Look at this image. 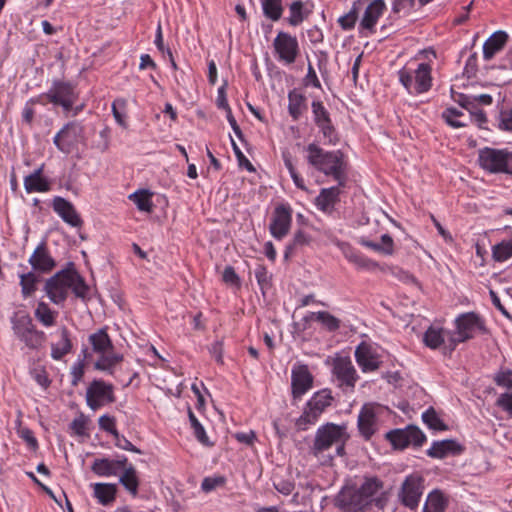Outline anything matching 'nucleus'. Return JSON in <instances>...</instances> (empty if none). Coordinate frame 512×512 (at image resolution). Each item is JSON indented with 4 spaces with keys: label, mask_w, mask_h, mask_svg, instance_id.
<instances>
[{
    "label": "nucleus",
    "mask_w": 512,
    "mask_h": 512,
    "mask_svg": "<svg viewBox=\"0 0 512 512\" xmlns=\"http://www.w3.org/2000/svg\"><path fill=\"white\" fill-rule=\"evenodd\" d=\"M94 495L102 505H108L115 500L116 486L114 484L96 483Z\"/></svg>",
    "instance_id": "obj_34"
},
{
    "label": "nucleus",
    "mask_w": 512,
    "mask_h": 512,
    "mask_svg": "<svg viewBox=\"0 0 512 512\" xmlns=\"http://www.w3.org/2000/svg\"><path fill=\"white\" fill-rule=\"evenodd\" d=\"M288 111L293 120H298L303 112L306 110V98L303 94L297 92V90H292L288 94Z\"/></svg>",
    "instance_id": "obj_29"
},
{
    "label": "nucleus",
    "mask_w": 512,
    "mask_h": 512,
    "mask_svg": "<svg viewBox=\"0 0 512 512\" xmlns=\"http://www.w3.org/2000/svg\"><path fill=\"white\" fill-rule=\"evenodd\" d=\"M129 198L134 201L140 211H152L153 204L151 201V194L148 191L135 192L131 194Z\"/></svg>",
    "instance_id": "obj_49"
},
{
    "label": "nucleus",
    "mask_w": 512,
    "mask_h": 512,
    "mask_svg": "<svg viewBox=\"0 0 512 512\" xmlns=\"http://www.w3.org/2000/svg\"><path fill=\"white\" fill-rule=\"evenodd\" d=\"M88 418L80 413L78 417L74 418L70 424V428L74 431V433L78 436H84L86 434V428L88 424Z\"/></svg>",
    "instance_id": "obj_54"
},
{
    "label": "nucleus",
    "mask_w": 512,
    "mask_h": 512,
    "mask_svg": "<svg viewBox=\"0 0 512 512\" xmlns=\"http://www.w3.org/2000/svg\"><path fill=\"white\" fill-rule=\"evenodd\" d=\"M34 328L35 325L29 315H21L12 320V329L20 341H23Z\"/></svg>",
    "instance_id": "obj_32"
},
{
    "label": "nucleus",
    "mask_w": 512,
    "mask_h": 512,
    "mask_svg": "<svg viewBox=\"0 0 512 512\" xmlns=\"http://www.w3.org/2000/svg\"><path fill=\"white\" fill-rule=\"evenodd\" d=\"M193 432H194V436L196 437V439L204 446L206 447H211L213 446L214 444L209 440V437L207 436L206 434V431L204 429V427L202 426V424H198L196 426H194L193 428Z\"/></svg>",
    "instance_id": "obj_63"
},
{
    "label": "nucleus",
    "mask_w": 512,
    "mask_h": 512,
    "mask_svg": "<svg viewBox=\"0 0 512 512\" xmlns=\"http://www.w3.org/2000/svg\"><path fill=\"white\" fill-rule=\"evenodd\" d=\"M386 438L396 449H404L409 445L420 447L426 440L425 434L415 425L391 430L386 434Z\"/></svg>",
    "instance_id": "obj_9"
},
{
    "label": "nucleus",
    "mask_w": 512,
    "mask_h": 512,
    "mask_svg": "<svg viewBox=\"0 0 512 512\" xmlns=\"http://www.w3.org/2000/svg\"><path fill=\"white\" fill-rule=\"evenodd\" d=\"M46 341V334L36 327L22 341L26 347L32 350L40 349Z\"/></svg>",
    "instance_id": "obj_48"
},
{
    "label": "nucleus",
    "mask_w": 512,
    "mask_h": 512,
    "mask_svg": "<svg viewBox=\"0 0 512 512\" xmlns=\"http://www.w3.org/2000/svg\"><path fill=\"white\" fill-rule=\"evenodd\" d=\"M333 373L337 380L340 382V386L345 385L350 389L355 387L356 381L358 380V375L350 358H336L334 360Z\"/></svg>",
    "instance_id": "obj_16"
},
{
    "label": "nucleus",
    "mask_w": 512,
    "mask_h": 512,
    "mask_svg": "<svg viewBox=\"0 0 512 512\" xmlns=\"http://www.w3.org/2000/svg\"><path fill=\"white\" fill-rule=\"evenodd\" d=\"M361 2L362 0H358L357 2H355L351 10L347 14L341 16L338 19V23L342 27V29L350 30L354 28L358 18L359 5L361 4Z\"/></svg>",
    "instance_id": "obj_50"
},
{
    "label": "nucleus",
    "mask_w": 512,
    "mask_h": 512,
    "mask_svg": "<svg viewBox=\"0 0 512 512\" xmlns=\"http://www.w3.org/2000/svg\"><path fill=\"white\" fill-rule=\"evenodd\" d=\"M310 240H311V238L307 234H305L303 231H301V230L297 231L294 234V237H293L291 243H289L286 246L285 253H284L285 259H288L289 257H291L294 254L295 250L298 249L299 247L308 245L310 243Z\"/></svg>",
    "instance_id": "obj_45"
},
{
    "label": "nucleus",
    "mask_w": 512,
    "mask_h": 512,
    "mask_svg": "<svg viewBox=\"0 0 512 512\" xmlns=\"http://www.w3.org/2000/svg\"><path fill=\"white\" fill-rule=\"evenodd\" d=\"M91 470L99 476L109 477L117 475V470L114 467L113 460L108 458L95 459L91 466Z\"/></svg>",
    "instance_id": "obj_38"
},
{
    "label": "nucleus",
    "mask_w": 512,
    "mask_h": 512,
    "mask_svg": "<svg viewBox=\"0 0 512 512\" xmlns=\"http://www.w3.org/2000/svg\"><path fill=\"white\" fill-rule=\"evenodd\" d=\"M498 127L500 130L512 132V107L500 111Z\"/></svg>",
    "instance_id": "obj_56"
},
{
    "label": "nucleus",
    "mask_w": 512,
    "mask_h": 512,
    "mask_svg": "<svg viewBox=\"0 0 512 512\" xmlns=\"http://www.w3.org/2000/svg\"><path fill=\"white\" fill-rule=\"evenodd\" d=\"M115 400L114 386L103 380H93L86 390V404L93 411Z\"/></svg>",
    "instance_id": "obj_7"
},
{
    "label": "nucleus",
    "mask_w": 512,
    "mask_h": 512,
    "mask_svg": "<svg viewBox=\"0 0 512 512\" xmlns=\"http://www.w3.org/2000/svg\"><path fill=\"white\" fill-rule=\"evenodd\" d=\"M89 341L93 350L101 354L112 347V342L105 329H99L96 333L91 334Z\"/></svg>",
    "instance_id": "obj_37"
},
{
    "label": "nucleus",
    "mask_w": 512,
    "mask_h": 512,
    "mask_svg": "<svg viewBox=\"0 0 512 512\" xmlns=\"http://www.w3.org/2000/svg\"><path fill=\"white\" fill-rule=\"evenodd\" d=\"M123 360V356L120 354H108L104 353L101 357L95 362L94 367L100 371H107L112 374V368L119 362Z\"/></svg>",
    "instance_id": "obj_44"
},
{
    "label": "nucleus",
    "mask_w": 512,
    "mask_h": 512,
    "mask_svg": "<svg viewBox=\"0 0 512 512\" xmlns=\"http://www.w3.org/2000/svg\"><path fill=\"white\" fill-rule=\"evenodd\" d=\"M431 66L427 63H420L414 71V92L421 94L427 92L432 85Z\"/></svg>",
    "instance_id": "obj_25"
},
{
    "label": "nucleus",
    "mask_w": 512,
    "mask_h": 512,
    "mask_svg": "<svg viewBox=\"0 0 512 512\" xmlns=\"http://www.w3.org/2000/svg\"><path fill=\"white\" fill-rule=\"evenodd\" d=\"M399 81L405 87V89L410 93L414 94V75L413 72L409 69L403 68L399 72Z\"/></svg>",
    "instance_id": "obj_53"
},
{
    "label": "nucleus",
    "mask_w": 512,
    "mask_h": 512,
    "mask_svg": "<svg viewBox=\"0 0 512 512\" xmlns=\"http://www.w3.org/2000/svg\"><path fill=\"white\" fill-rule=\"evenodd\" d=\"M273 47L280 61L292 64L299 54V44L295 36L280 31L273 41Z\"/></svg>",
    "instance_id": "obj_11"
},
{
    "label": "nucleus",
    "mask_w": 512,
    "mask_h": 512,
    "mask_svg": "<svg viewBox=\"0 0 512 512\" xmlns=\"http://www.w3.org/2000/svg\"><path fill=\"white\" fill-rule=\"evenodd\" d=\"M333 397L331 391L324 389L316 392L307 402L302 415L296 420L299 430H306L308 425L314 424L318 417L331 405Z\"/></svg>",
    "instance_id": "obj_5"
},
{
    "label": "nucleus",
    "mask_w": 512,
    "mask_h": 512,
    "mask_svg": "<svg viewBox=\"0 0 512 512\" xmlns=\"http://www.w3.org/2000/svg\"><path fill=\"white\" fill-rule=\"evenodd\" d=\"M38 277L32 271L20 275L21 292L24 297L31 296L36 291Z\"/></svg>",
    "instance_id": "obj_46"
},
{
    "label": "nucleus",
    "mask_w": 512,
    "mask_h": 512,
    "mask_svg": "<svg viewBox=\"0 0 512 512\" xmlns=\"http://www.w3.org/2000/svg\"><path fill=\"white\" fill-rule=\"evenodd\" d=\"M496 405L512 416V393H503L496 401Z\"/></svg>",
    "instance_id": "obj_64"
},
{
    "label": "nucleus",
    "mask_w": 512,
    "mask_h": 512,
    "mask_svg": "<svg viewBox=\"0 0 512 512\" xmlns=\"http://www.w3.org/2000/svg\"><path fill=\"white\" fill-rule=\"evenodd\" d=\"M224 483L225 478L223 476L206 477L202 481L201 488L205 492H210L215 488L222 486Z\"/></svg>",
    "instance_id": "obj_58"
},
{
    "label": "nucleus",
    "mask_w": 512,
    "mask_h": 512,
    "mask_svg": "<svg viewBox=\"0 0 512 512\" xmlns=\"http://www.w3.org/2000/svg\"><path fill=\"white\" fill-rule=\"evenodd\" d=\"M358 429L360 434L369 440L376 431V414L373 407L364 405L358 415Z\"/></svg>",
    "instance_id": "obj_22"
},
{
    "label": "nucleus",
    "mask_w": 512,
    "mask_h": 512,
    "mask_svg": "<svg viewBox=\"0 0 512 512\" xmlns=\"http://www.w3.org/2000/svg\"><path fill=\"white\" fill-rule=\"evenodd\" d=\"M452 333L445 331L443 328L430 326L423 336L425 345L431 349H437L444 343L445 337H450Z\"/></svg>",
    "instance_id": "obj_30"
},
{
    "label": "nucleus",
    "mask_w": 512,
    "mask_h": 512,
    "mask_svg": "<svg viewBox=\"0 0 512 512\" xmlns=\"http://www.w3.org/2000/svg\"><path fill=\"white\" fill-rule=\"evenodd\" d=\"M355 359L363 372H372L380 367L379 355L366 342H361L355 350Z\"/></svg>",
    "instance_id": "obj_17"
},
{
    "label": "nucleus",
    "mask_w": 512,
    "mask_h": 512,
    "mask_svg": "<svg viewBox=\"0 0 512 512\" xmlns=\"http://www.w3.org/2000/svg\"><path fill=\"white\" fill-rule=\"evenodd\" d=\"M512 257V238L503 240L492 248V258L496 262H504Z\"/></svg>",
    "instance_id": "obj_40"
},
{
    "label": "nucleus",
    "mask_w": 512,
    "mask_h": 512,
    "mask_svg": "<svg viewBox=\"0 0 512 512\" xmlns=\"http://www.w3.org/2000/svg\"><path fill=\"white\" fill-rule=\"evenodd\" d=\"M115 446L126 451L141 454V450L134 446L126 437L122 436L117 432V436H114Z\"/></svg>",
    "instance_id": "obj_60"
},
{
    "label": "nucleus",
    "mask_w": 512,
    "mask_h": 512,
    "mask_svg": "<svg viewBox=\"0 0 512 512\" xmlns=\"http://www.w3.org/2000/svg\"><path fill=\"white\" fill-rule=\"evenodd\" d=\"M507 40L508 34L505 31L494 32L483 44V58L487 61L491 60L496 53L504 48Z\"/></svg>",
    "instance_id": "obj_23"
},
{
    "label": "nucleus",
    "mask_w": 512,
    "mask_h": 512,
    "mask_svg": "<svg viewBox=\"0 0 512 512\" xmlns=\"http://www.w3.org/2000/svg\"><path fill=\"white\" fill-rule=\"evenodd\" d=\"M46 101L54 106H61L68 113L77 99L74 86L70 82L55 80L45 93Z\"/></svg>",
    "instance_id": "obj_6"
},
{
    "label": "nucleus",
    "mask_w": 512,
    "mask_h": 512,
    "mask_svg": "<svg viewBox=\"0 0 512 512\" xmlns=\"http://www.w3.org/2000/svg\"><path fill=\"white\" fill-rule=\"evenodd\" d=\"M381 487L382 484L377 478H368L361 485V487L357 489L360 491L363 497L368 500V503H370V498L374 496Z\"/></svg>",
    "instance_id": "obj_51"
},
{
    "label": "nucleus",
    "mask_w": 512,
    "mask_h": 512,
    "mask_svg": "<svg viewBox=\"0 0 512 512\" xmlns=\"http://www.w3.org/2000/svg\"><path fill=\"white\" fill-rule=\"evenodd\" d=\"M274 488L283 495H290L295 489L294 482L290 480L279 479L274 481Z\"/></svg>",
    "instance_id": "obj_62"
},
{
    "label": "nucleus",
    "mask_w": 512,
    "mask_h": 512,
    "mask_svg": "<svg viewBox=\"0 0 512 512\" xmlns=\"http://www.w3.org/2000/svg\"><path fill=\"white\" fill-rule=\"evenodd\" d=\"M261 6L263 15L267 19L276 22L282 17L284 11L282 0H261Z\"/></svg>",
    "instance_id": "obj_36"
},
{
    "label": "nucleus",
    "mask_w": 512,
    "mask_h": 512,
    "mask_svg": "<svg viewBox=\"0 0 512 512\" xmlns=\"http://www.w3.org/2000/svg\"><path fill=\"white\" fill-rule=\"evenodd\" d=\"M336 245L342 251L345 258L356 265L358 269L374 270L378 264L355 251L348 243L337 241Z\"/></svg>",
    "instance_id": "obj_21"
},
{
    "label": "nucleus",
    "mask_w": 512,
    "mask_h": 512,
    "mask_svg": "<svg viewBox=\"0 0 512 512\" xmlns=\"http://www.w3.org/2000/svg\"><path fill=\"white\" fill-rule=\"evenodd\" d=\"M308 152L307 161L318 171L325 175L333 176L339 182L344 184V162L343 154L340 151L325 152L318 145L311 143L306 148Z\"/></svg>",
    "instance_id": "obj_2"
},
{
    "label": "nucleus",
    "mask_w": 512,
    "mask_h": 512,
    "mask_svg": "<svg viewBox=\"0 0 512 512\" xmlns=\"http://www.w3.org/2000/svg\"><path fill=\"white\" fill-rule=\"evenodd\" d=\"M313 386V376L306 365H299L292 369L291 388L294 399L301 398Z\"/></svg>",
    "instance_id": "obj_14"
},
{
    "label": "nucleus",
    "mask_w": 512,
    "mask_h": 512,
    "mask_svg": "<svg viewBox=\"0 0 512 512\" xmlns=\"http://www.w3.org/2000/svg\"><path fill=\"white\" fill-rule=\"evenodd\" d=\"M422 483L421 476L412 474L406 477L399 494L404 506L410 509L417 508L422 496Z\"/></svg>",
    "instance_id": "obj_12"
},
{
    "label": "nucleus",
    "mask_w": 512,
    "mask_h": 512,
    "mask_svg": "<svg viewBox=\"0 0 512 512\" xmlns=\"http://www.w3.org/2000/svg\"><path fill=\"white\" fill-rule=\"evenodd\" d=\"M384 10L385 3L383 0H373L365 9L360 23L361 27L366 30L373 31Z\"/></svg>",
    "instance_id": "obj_24"
},
{
    "label": "nucleus",
    "mask_w": 512,
    "mask_h": 512,
    "mask_svg": "<svg viewBox=\"0 0 512 512\" xmlns=\"http://www.w3.org/2000/svg\"><path fill=\"white\" fill-rule=\"evenodd\" d=\"M479 165L490 173L512 174V152L485 147L479 150Z\"/></svg>",
    "instance_id": "obj_4"
},
{
    "label": "nucleus",
    "mask_w": 512,
    "mask_h": 512,
    "mask_svg": "<svg viewBox=\"0 0 512 512\" xmlns=\"http://www.w3.org/2000/svg\"><path fill=\"white\" fill-rule=\"evenodd\" d=\"M312 317L330 332H334L340 328V320L327 311L312 313Z\"/></svg>",
    "instance_id": "obj_43"
},
{
    "label": "nucleus",
    "mask_w": 512,
    "mask_h": 512,
    "mask_svg": "<svg viewBox=\"0 0 512 512\" xmlns=\"http://www.w3.org/2000/svg\"><path fill=\"white\" fill-rule=\"evenodd\" d=\"M338 506L346 512H360L369 504L368 500L354 486L342 488L336 497Z\"/></svg>",
    "instance_id": "obj_13"
},
{
    "label": "nucleus",
    "mask_w": 512,
    "mask_h": 512,
    "mask_svg": "<svg viewBox=\"0 0 512 512\" xmlns=\"http://www.w3.org/2000/svg\"><path fill=\"white\" fill-rule=\"evenodd\" d=\"M61 339L57 343L51 344V357L54 360L62 359L66 354L72 350V342L70 339L69 331L66 327L60 329Z\"/></svg>",
    "instance_id": "obj_27"
},
{
    "label": "nucleus",
    "mask_w": 512,
    "mask_h": 512,
    "mask_svg": "<svg viewBox=\"0 0 512 512\" xmlns=\"http://www.w3.org/2000/svg\"><path fill=\"white\" fill-rule=\"evenodd\" d=\"M291 209L285 205L276 207L269 229L272 236L278 240L284 238L291 226Z\"/></svg>",
    "instance_id": "obj_15"
},
{
    "label": "nucleus",
    "mask_w": 512,
    "mask_h": 512,
    "mask_svg": "<svg viewBox=\"0 0 512 512\" xmlns=\"http://www.w3.org/2000/svg\"><path fill=\"white\" fill-rule=\"evenodd\" d=\"M323 134V137L327 140L326 143L330 145H336L339 141L338 133L332 124V121L318 127Z\"/></svg>",
    "instance_id": "obj_52"
},
{
    "label": "nucleus",
    "mask_w": 512,
    "mask_h": 512,
    "mask_svg": "<svg viewBox=\"0 0 512 512\" xmlns=\"http://www.w3.org/2000/svg\"><path fill=\"white\" fill-rule=\"evenodd\" d=\"M28 262L33 270L42 273H48L56 266V261L51 256L45 241L35 248Z\"/></svg>",
    "instance_id": "obj_19"
},
{
    "label": "nucleus",
    "mask_w": 512,
    "mask_h": 512,
    "mask_svg": "<svg viewBox=\"0 0 512 512\" xmlns=\"http://www.w3.org/2000/svg\"><path fill=\"white\" fill-rule=\"evenodd\" d=\"M99 427L100 429L112 434L113 436H117V429H116V420L114 417L109 416L107 414L102 415L99 420Z\"/></svg>",
    "instance_id": "obj_57"
},
{
    "label": "nucleus",
    "mask_w": 512,
    "mask_h": 512,
    "mask_svg": "<svg viewBox=\"0 0 512 512\" xmlns=\"http://www.w3.org/2000/svg\"><path fill=\"white\" fill-rule=\"evenodd\" d=\"M494 381L500 387L512 389V371L510 369L498 371Z\"/></svg>",
    "instance_id": "obj_55"
},
{
    "label": "nucleus",
    "mask_w": 512,
    "mask_h": 512,
    "mask_svg": "<svg viewBox=\"0 0 512 512\" xmlns=\"http://www.w3.org/2000/svg\"><path fill=\"white\" fill-rule=\"evenodd\" d=\"M231 144L233 151L237 157L238 164L240 167H245L248 171L252 172L255 171V168L251 164V162L245 157L241 149L237 146L235 141L231 138Z\"/></svg>",
    "instance_id": "obj_59"
},
{
    "label": "nucleus",
    "mask_w": 512,
    "mask_h": 512,
    "mask_svg": "<svg viewBox=\"0 0 512 512\" xmlns=\"http://www.w3.org/2000/svg\"><path fill=\"white\" fill-rule=\"evenodd\" d=\"M340 190L338 187L324 188L315 199L316 206L321 211H328L338 201Z\"/></svg>",
    "instance_id": "obj_28"
},
{
    "label": "nucleus",
    "mask_w": 512,
    "mask_h": 512,
    "mask_svg": "<svg viewBox=\"0 0 512 512\" xmlns=\"http://www.w3.org/2000/svg\"><path fill=\"white\" fill-rule=\"evenodd\" d=\"M464 447L454 439H445L435 441L427 450V455L431 458L443 459L448 455H459Z\"/></svg>",
    "instance_id": "obj_20"
},
{
    "label": "nucleus",
    "mask_w": 512,
    "mask_h": 512,
    "mask_svg": "<svg viewBox=\"0 0 512 512\" xmlns=\"http://www.w3.org/2000/svg\"><path fill=\"white\" fill-rule=\"evenodd\" d=\"M34 314L36 319L46 327H50L55 324L56 312L52 311L44 302L38 303Z\"/></svg>",
    "instance_id": "obj_39"
},
{
    "label": "nucleus",
    "mask_w": 512,
    "mask_h": 512,
    "mask_svg": "<svg viewBox=\"0 0 512 512\" xmlns=\"http://www.w3.org/2000/svg\"><path fill=\"white\" fill-rule=\"evenodd\" d=\"M71 284L69 262L66 268L58 271L46 281L45 291L53 303L59 304L66 300Z\"/></svg>",
    "instance_id": "obj_8"
},
{
    "label": "nucleus",
    "mask_w": 512,
    "mask_h": 512,
    "mask_svg": "<svg viewBox=\"0 0 512 512\" xmlns=\"http://www.w3.org/2000/svg\"><path fill=\"white\" fill-rule=\"evenodd\" d=\"M119 482L131 495H137L139 480L137 477L136 469L133 465H129L127 468H125L119 479Z\"/></svg>",
    "instance_id": "obj_33"
},
{
    "label": "nucleus",
    "mask_w": 512,
    "mask_h": 512,
    "mask_svg": "<svg viewBox=\"0 0 512 512\" xmlns=\"http://www.w3.org/2000/svg\"><path fill=\"white\" fill-rule=\"evenodd\" d=\"M349 438L345 425L326 423L320 426L314 437L310 453L318 458H325L323 464H331L336 456L345 454V445Z\"/></svg>",
    "instance_id": "obj_1"
},
{
    "label": "nucleus",
    "mask_w": 512,
    "mask_h": 512,
    "mask_svg": "<svg viewBox=\"0 0 512 512\" xmlns=\"http://www.w3.org/2000/svg\"><path fill=\"white\" fill-rule=\"evenodd\" d=\"M446 507L447 500L444 495L440 491L435 490L428 495L423 512H444Z\"/></svg>",
    "instance_id": "obj_35"
},
{
    "label": "nucleus",
    "mask_w": 512,
    "mask_h": 512,
    "mask_svg": "<svg viewBox=\"0 0 512 512\" xmlns=\"http://www.w3.org/2000/svg\"><path fill=\"white\" fill-rule=\"evenodd\" d=\"M304 5L303 2L298 0L294 1L289 6V12L290 16L288 17V23L291 26H298L300 25L304 19L308 16V12H304L303 10Z\"/></svg>",
    "instance_id": "obj_41"
},
{
    "label": "nucleus",
    "mask_w": 512,
    "mask_h": 512,
    "mask_svg": "<svg viewBox=\"0 0 512 512\" xmlns=\"http://www.w3.org/2000/svg\"><path fill=\"white\" fill-rule=\"evenodd\" d=\"M43 167H39L24 179V187L28 193L47 192L50 190V183L41 176Z\"/></svg>",
    "instance_id": "obj_26"
},
{
    "label": "nucleus",
    "mask_w": 512,
    "mask_h": 512,
    "mask_svg": "<svg viewBox=\"0 0 512 512\" xmlns=\"http://www.w3.org/2000/svg\"><path fill=\"white\" fill-rule=\"evenodd\" d=\"M456 332L449 337V348L454 350L459 343L474 337L477 332L486 333L487 329L483 319L475 312L459 315L456 320Z\"/></svg>",
    "instance_id": "obj_3"
},
{
    "label": "nucleus",
    "mask_w": 512,
    "mask_h": 512,
    "mask_svg": "<svg viewBox=\"0 0 512 512\" xmlns=\"http://www.w3.org/2000/svg\"><path fill=\"white\" fill-rule=\"evenodd\" d=\"M82 138V125L73 121L63 126V128L55 135L53 143L59 151L69 154Z\"/></svg>",
    "instance_id": "obj_10"
},
{
    "label": "nucleus",
    "mask_w": 512,
    "mask_h": 512,
    "mask_svg": "<svg viewBox=\"0 0 512 512\" xmlns=\"http://www.w3.org/2000/svg\"><path fill=\"white\" fill-rule=\"evenodd\" d=\"M311 108L317 127L323 126L331 121L330 114L321 101H313Z\"/></svg>",
    "instance_id": "obj_47"
},
{
    "label": "nucleus",
    "mask_w": 512,
    "mask_h": 512,
    "mask_svg": "<svg viewBox=\"0 0 512 512\" xmlns=\"http://www.w3.org/2000/svg\"><path fill=\"white\" fill-rule=\"evenodd\" d=\"M422 420L432 430L445 431L448 429V426L439 418L433 407L422 414Z\"/></svg>",
    "instance_id": "obj_42"
},
{
    "label": "nucleus",
    "mask_w": 512,
    "mask_h": 512,
    "mask_svg": "<svg viewBox=\"0 0 512 512\" xmlns=\"http://www.w3.org/2000/svg\"><path fill=\"white\" fill-rule=\"evenodd\" d=\"M52 207L55 213L72 227H81L83 220L77 213L74 205L63 197L56 196L52 200Z\"/></svg>",
    "instance_id": "obj_18"
},
{
    "label": "nucleus",
    "mask_w": 512,
    "mask_h": 512,
    "mask_svg": "<svg viewBox=\"0 0 512 512\" xmlns=\"http://www.w3.org/2000/svg\"><path fill=\"white\" fill-rule=\"evenodd\" d=\"M70 278L72 282L70 288L75 296L86 301L88 299L89 287L85 283L84 278L76 271L72 262H70Z\"/></svg>",
    "instance_id": "obj_31"
},
{
    "label": "nucleus",
    "mask_w": 512,
    "mask_h": 512,
    "mask_svg": "<svg viewBox=\"0 0 512 512\" xmlns=\"http://www.w3.org/2000/svg\"><path fill=\"white\" fill-rule=\"evenodd\" d=\"M222 279L226 284H229L232 286L240 285V278L232 266L225 267V269L223 271Z\"/></svg>",
    "instance_id": "obj_61"
}]
</instances>
